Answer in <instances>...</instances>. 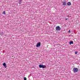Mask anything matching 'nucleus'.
Listing matches in <instances>:
<instances>
[{
    "label": "nucleus",
    "instance_id": "obj_1",
    "mask_svg": "<svg viewBox=\"0 0 80 80\" xmlns=\"http://www.w3.org/2000/svg\"><path fill=\"white\" fill-rule=\"evenodd\" d=\"M39 68H45L46 67H47V66H46V65H43V64H40L39 65Z\"/></svg>",
    "mask_w": 80,
    "mask_h": 80
},
{
    "label": "nucleus",
    "instance_id": "obj_2",
    "mask_svg": "<svg viewBox=\"0 0 80 80\" xmlns=\"http://www.w3.org/2000/svg\"><path fill=\"white\" fill-rule=\"evenodd\" d=\"M56 30L57 31H60L61 30V28L59 26H58L56 27Z\"/></svg>",
    "mask_w": 80,
    "mask_h": 80
},
{
    "label": "nucleus",
    "instance_id": "obj_3",
    "mask_svg": "<svg viewBox=\"0 0 80 80\" xmlns=\"http://www.w3.org/2000/svg\"><path fill=\"white\" fill-rule=\"evenodd\" d=\"M78 70V69L77 68H74L73 69V72H77Z\"/></svg>",
    "mask_w": 80,
    "mask_h": 80
},
{
    "label": "nucleus",
    "instance_id": "obj_4",
    "mask_svg": "<svg viewBox=\"0 0 80 80\" xmlns=\"http://www.w3.org/2000/svg\"><path fill=\"white\" fill-rule=\"evenodd\" d=\"M40 45H41V43L38 42L36 45V47H40Z\"/></svg>",
    "mask_w": 80,
    "mask_h": 80
},
{
    "label": "nucleus",
    "instance_id": "obj_5",
    "mask_svg": "<svg viewBox=\"0 0 80 80\" xmlns=\"http://www.w3.org/2000/svg\"><path fill=\"white\" fill-rule=\"evenodd\" d=\"M66 5H67V2H62V5L63 6H66Z\"/></svg>",
    "mask_w": 80,
    "mask_h": 80
},
{
    "label": "nucleus",
    "instance_id": "obj_6",
    "mask_svg": "<svg viewBox=\"0 0 80 80\" xmlns=\"http://www.w3.org/2000/svg\"><path fill=\"white\" fill-rule=\"evenodd\" d=\"M67 5H68V6H70V5H71V2H68L67 3Z\"/></svg>",
    "mask_w": 80,
    "mask_h": 80
},
{
    "label": "nucleus",
    "instance_id": "obj_7",
    "mask_svg": "<svg viewBox=\"0 0 80 80\" xmlns=\"http://www.w3.org/2000/svg\"><path fill=\"white\" fill-rule=\"evenodd\" d=\"M3 65L4 66V67L5 68H6L7 67V66H6V63H4L3 64Z\"/></svg>",
    "mask_w": 80,
    "mask_h": 80
},
{
    "label": "nucleus",
    "instance_id": "obj_8",
    "mask_svg": "<svg viewBox=\"0 0 80 80\" xmlns=\"http://www.w3.org/2000/svg\"><path fill=\"white\" fill-rule=\"evenodd\" d=\"M73 41L70 42V44H73Z\"/></svg>",
    "mask_w": 80,
    "mask_h": 80
},
{
    "label": "nucleus",
    "instance_id": "obj_9",
    "mask_svg": "<svg viewBox=\"0 0 80 80\" xmlns=\"http://www.w3.org/2000/svg\"><path fill=\"white\" fill-rule=\"evenodd\" d=\"M3 32H1L0 33V35H3Z\"/></svg>",
    "mask_w": 80,
    "mask_h": 80
},
{
    "label": "nucleus",
    "instance_id": "obj_10",
    "mask_svg": "<svg viewBox=\"0 0 80 80\" xmlns=\"http://www.w3.org/2000/svg\"><path fill=\"white\" fill-rule=\"evenodd\" d=\"M3 14H4V15H6V14L5 13V11H4L3 12Z\"/></svg>",
    "mask_w": 80,
    "mask_h": 80
},
{
    "label": "nucleus",
    "instance_id": "obj_11",
    "mask_svg": "<svg viewBox=\"0 0 80 80\" xmlns=\"http://www.w3.org/2000/svg\"><path fill=\"white\" fill-rule=\"evenodd\" d=\"M24 80H27V78H26V77H24Z\"/></svg>",
    "mask_w": 80,
    "mask_h": 80
},
{
    "label": "nucleus",
    "instance_id": "obj_12",
    "mask_svg": "<svg viewBox=\"0 0 80 80\" xmlns=\"http://www.w3.org/2000/svg\"><path fill=\"white\" fill-rule=\"evenodd\" d=\"M75 53L76 54H77V52H75Z\"/></svg>",
    "mask_w": 80,
    "mask_h": 80
},
{
    "label": "nucleus",
    "instance_id": "obj_13",
    "mask_svg": "<svg viewBox=\"0 0 80 80\" xmlns=\"http://www.w3.org/2000/svg\"><path fill=\"white\" fill-rule=\"evenodd\" d=\"M65 19L66 20H68V18H65Z\"/></svg>",
    "mask_w": 80,
    "mask_h": 80
},
{
    "label": "nucleus",
    "instance_id": "obj_14",
    "mask_svg": "<svg viewBox=\"0 0 80 80\" xmlns=\"http://www.w3.org/2000/svg\"><path fill=\"white\" fill-rule=\"evenodd\" d=\"M69 33H70V30H69L68 32Z\"/></svg>",
    "mask_w": 80,
    "mask_h": 80
},
{
    "label": "nucleus",
    "instance_id": "obj_15",
    "mask_svg": "<svg viewBox=\"0 0 80 80\" xmlns=\"http://www.w3.org/2000/svg\"><path fill=\"white\" fill-rule=\"evenodd\" d=\"M19 4H20V3H19Z\"/></svg>",
    "mask_w": 80,
    "mask_h": 80
}]
</instances>
